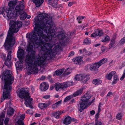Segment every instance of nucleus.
<instances>
[{"mask_svg": "<svg viewBox=\"0 0 125 125\" xmlns=\"http://www.w3.org/2000/svg\"><path fill=\"white\" fill-rule=\"evenodd\" d=\"M120 43L122 44L125 43V37H123L120 41Z\"/></svg>", "mask_w": 125, "mask_h": 125, "instance_id": "37", "label": "nucleus"}, {"mask_svg": "<svg viewBox=\"0 0 125 125\" xmlns=\"http://www.w3.org/2000/svg\"><path fill=\"white\" fill-rule=\"evenodd\" d=\"M107 61V58H104L98 62L91 64L89 67V69L92 71H96L102 65L106 62Z\"/></svg>", "mask_w": 125, "mask_h": 125, "instance_id": "6", "label": "nucleus"}, {"mask_svg": "<svg viewBox=\"0 0 125 125\" xmlns=\"http://www.w3.org/2000/svg\"><path fill=\"white\" fill-rule=\"evenodd\" d=\"M45 76H42L40 78V80H43L45 79Z\"/></svg>", "mask_w": 125, "mask_h": 125, "instance_id": "62", "label": "nucleus"}, {"mask_svg": "<svg viewBox=\"0 0 125 125\" xmlns=\"http://www.w3.org/2000/svg\"><path fill=\"white\" fill-rule=\"evenodd\" d=\"M11 51H9L8 53L6 59L4 64L8 68L10 67L11 66Z\"/></svg>", "mask_w": 125, "mask_h": 125, "instance_id": "9", "label": "nucleus"}, {"mask_svg": "<svg viewBox=\"0 0 125 125\" xmlns=\"http://www.w3.org/2000/svg\"><path fill=\"white\" fill-rule=\"evenodd\" d=\"M91 97V96L88 93H86L83 97L81 98V100L82 101L87 102L88 103V100Z\"/></svg>", "mask_w": 125, "mask_h": 125, "instance_id": "18", "label": "nucleus"}, {"mask_svg": "<svg viewBox=\"0 0 125 125\" xmlns=\"http://www.w3.org/2000/svg\"><path fill=\"white\" fill-rule=\"evenodd\" d=\"M3 119L2 120V121H1V119H0V125H3Z\"/></svg>", "mask_w": 125, "mask_h": 125, "instance_id": "63", "label": "nucleus"}, {"mask_svg": "<svg viewBox=\"0 0 125 125\" xmlns=\"http://www.w3.org/2000/svg\"><path fill=\"white\" fill-rule=\"evenodd\" d=\"M65 34L64 33L61 32H59L58 34L57 37L58 39L59 40H62V42H64L65 41V39L66 37H65Z\"/></svg>", "mask_w": 125, "mask_h": 125, "instance_id": "17", "label": "nucleus"}, {"mask_svg": "<svg viewBox=\"0 0 125 125\" xmlns=\"http://www.w3.org/2000/svg\"><path fill=\"white\" fill-rule=\"evenodd\" d=\"M74 97L73 96V95H70L66 97L64 100V101L65 102H67L70 100L71 98Z\"/></svg>", "mask_w": 125, "mask_h": 125, "instance_id": "33", "label": "nucleus"}, {"mask_svg": "<svg viewBox=\"0 0 125 125\" xmlns=\"http://www.w3.org/2000/svg\"><path fill=\"white\" fill-rule=\"evenodd\" d=\"M83 89H81L78 90L76 92H75L73 94V96L75 97L81 94L82 93Z\"/></svg>", "mask_w": 125, "mask_h": 125, "instance_id": "24", "label": "nucleus"}, {"mask_svg": "<svg viewBox=\"0 0 125 125\" xmlns=\"http://www.w3.org/2000/svg\"><path fill=\"white\" fill-rule=\"evenodd\" d=\"M62 101L61 100H60L59 101H58L56 103V104H57L58 105H59L60 104H61Z\"/></svg>", "mask_w": 125, "mask_h": 125, "instance_id": "56", "label": "nucleus"}, {"mask_svg": "<svg viewBox=\"0 0 125 125\" xmlns=\"http://www.w3.org/2000/svg\"><path fill=\"white\" fill-rule=\"evenodd\" d=\"M109 37L108 35L106 36L104 38V39H102V42H105L106 41H109L110 40Z\"/></svg>", "mask_w": 125, "mask_h": 125, "instance_id": "35", "label": "nucleus"}, {"mask_svg": "<svg viewBox=\"0 0 125 125\" xmlns=\"http://www.w3.org/2000/svg\"><path fill=\"white\" fill-rule=\"evenodd\" d=\"M72 121L71 118L69 116L66 117L63 121V124L66 125H68Z\"/></svg>", "mask_w": 125, "mask_h": 125, "instance_id": "19", "label": "nucleus"}, {"mask_svg": "<svg viewBox=\"0 0 125 125\" xmlns=\"http://www.w3.org/2000/svg\"><path fill=\"white\" fill-rule=\"evenodd\" d=\"M33 24L35 26L34 31L29 35L30 41L26 50L27 52H31L26 55L25 60L28 75L37 73L38 66H44L45 59L54 57L56 52L61 46V42H59L53 50H49L55 44L54 42L52 43V37L55 36V29L52 28L51 17L45 13L39 14L34 19Z\"/></svg>", "mask_w": 125, "mask_h": 125, "instance_id": "1", "label": "nucleus"}, {"mask_svg": "<svg viewBox=\"0 0 125 125\" xmlns=\"http://www.w3.org/2000/svg\"><path fill=\"white\" fill-rule=\"evenodd\" d=\"M41 116V114H35V117H40Z\"/></svg>", "mask_w": 125, "mask_h": 125, "instance_id": "60", "label": "nucleus"}, {"mask_svg": "<svg viewBox=\"0 0 125 125\" xmlns=\"http://www.w3.org/2000/svg\"><path fill=\"white\" fill-rule=\"evenodd\" d=\"M5 89L4 88V90L3 92V98L1 99V102L3 101L4 100L8 97L10 95V93L11 90H9V88Z\"/></svg>", "mask_w": 125, "mask_h": 125, "instance_id": "8", "label": "nucleus"}, {"mask_svg": "<svg viewBox=\"0 0 125 125\" xmlns=\"http://www.w3.org/2000/svg\"><path fill=\"white\" fill-rule=\"evenodd\" d=\"M14 110L11 107L8 108L7 110V114L10 115H12L14 113Z\"/></svg>", "mask_w": 125, "mask_h": 125, "instance_id": "23", "label": "nucleus"}, {"mask_svg": "<svg viewBox=\"0 0 125 125\" xmlns=\"http://www.w3.org/2000/svg\"><path fill=\"white\" fill-rule=\"evenodd\" d=\"M20 15V18L21 20H24L26 18L27 14L24 11Z\"/></svg>", "mask_w": 125, "mask_h": 125, "instance_id": "25", "label": "nucleus"}, {"mask_svg": "<svg viewBox=\"0 0 125 125\" xmlns=\"http://www.w3.org/2000/svg\"><path fill=\"white\" fill-rule=\"evenodd\" d=\"M1 57L3 59L5 60H6V55L3 54L1 55Z\"/></svg>", "mask_w": 125, "mask_h": 125, "instance_id": "48", "label": "nucleus"}, {"mask_svg": "<svg viewBox=\"0 0 125 125\" xmlns=\"http://www.w3.org/2000/svg\"><path fill=\"white\" fill-rule=\"evenodd\" d=\"M24 54V51L22 49H19L17 52V56L21 62H23V56Z\"/></svg>", "mask_w": 125, "mask_h": 125, "instance_id": "11", "label": "nucleus"}, {"mask_svg": "<svg viewBox=\"0 0 125 125\" xmlns=\"http://www.w3.org/2000/svg\"><path fill=\"white\" fill-rule=\"evenodd\" d=\"M48 79H49L50 80V82H52V80L51 79V76H49L48 77Z\"/></svg>", "mask_w": 125, "mask_h": 125, "instance_id": "61", "label": "nucleus"}, {"mask_svg": "<svg viewBox=\"0 0 125 125\" xmlns=\"http://www.w3.org/2000/svg\"><path fill=\"white\" fill-rule=\"evenodd\" d=\"M9 121V119L8 118H6L4 121V124L5 125L8 124Z\"/></svg>", "mask_w": 125, "mask_h": 125, "instance_id": "39", "label": "nucleus"}, {"mask_svg": "<svg viewBox=\"0 0 125 125\" xmlns=\"http://www.w3.org/2000/svg\"><path fill=\"white\" fill-rule=\"evenodd\" d=\"M82 101L80 102L79 104L78 105V107H79V111L81 112H82L84 109L86 108L88 105L87 102Z\"/></svg>", "mask_w": 125, "mask_h": 125, "instance_id": "10", "label": "nucleus"}, {"mask_svg": "<svg viewBox=\"0 0 125 125\" xmlns=\"http://www.w3.org/2000/svg\"><path fill=\"white\" fill-rule=\"evenodd\" d=\"M90 113L91 115H93L95 113V111L94 110L90 111Z\"/></svg>", "mask_w": 125, "mask_h": 125, "instance_id": "55", "label": "nucleus"}, {"mask_svg": "<svg viewBox=\"0 0 125 125\" xmlns=\"http://www.w3.org/2000/svg\"><path fill=\"white\" fill-rule=\"evenodd\" d=\"M102 103L101 102H100L99 103V105L98 106V111L100 112L101 111L100 107L102 105Z\"/></svg>", "mask_w": 125, "mask_h": 125, "instance_id": "44", "label": "nucleus"}, {"mask_svg": "<svg viewBox=\"0 0 125 125\" xmlns=\"http://www.w3.org/2000/svg\"><path fill=\"white\" fill-rule=\"evenodd\" d=\"M85 53L87 55H90L92 54V52H89V51H87V52H85Z\"/></svg>", "mask_w": 125, "mask_h": 125, "instance_id": "50", "label": "nucleus"}, {"mask_svg": "<svg viewBox=\"0 0 125 125\" xmlns=\"http://www.w3.org/2000/svg\"><path fill=\"white\" fill-rule=\"evenodd\" d=\"M118 79L117 78V75H115L114 76V80L112 82L113 84H115L117 82V81L118 80Z\"/></svg>", "mask_w": 125, "mask_h": 125, "instance_id": "32", "label": "nucleus"}, {"mask_svg": "<svg viewBox=\"0 0 125 125\" xmlns=\"http://www.w3.org/2000/svg\"><path fill=\"white\" fill-rule=\"evenodd\" d=\"M121 115L120 114H118L116 116V118L117 119L120 120L121 119Z\"/></svg>", "mask_w": 125, "mask_h": 125, "instance_id": "40", "label": "nucleus"}, {"mask_svg": "<svg viewBox=\"0 0 125 125\" xmlns=\"http://www.w3.org/2000/svg\"><path fill=\"white\" fill-rule=\"evenodd\" d=\"M104 34L103 31L101 30H95L94 33L91 35V37H95L97 36H100Z\"/></svg>", "mask_w": 125, "mask_h": 125, "instance_id": "12", "label": "nucleus"}, {"mask_svg": "<svg viewBox=\"0 0 125 125\" xmlns=\"http://www.w3.org/2000/svg\"><path fill=\"white\" fill-rule=\"evenodd\" d=\"M24 1L22 0L20 2L19 4H18L16 7L15 10H16L15 15L16 16H18L21 13L23 12L24 8Z\"/></svg>", "mask_w": 125, "mask_h": 125, "instance_id": "7", "label": "nucleus"}, {"mask_svg": "<svg viewBox=\"0 0 125 125\" xmlns=\"http://www.w3.org/2000/svg\"><path fill=\"white\" fill-rule=\"evenodd\" d=\"M68 68H67L66 69L64 73V74L66 75H67L70 73V72H67V71L68 70Z\"/></svg>", "mask_w": 125, "mask_h": 125, "instance_id": "42", "label": "nucleus"}, {"mask_svg": "<svg viewBox=\"0 0 125 125\" xmlns=\"http://www.w3.org/2000/svg\"><path fill=\"white\" fill-rule=\"evenodd\" d=\"M74 54V52L73 51L71 52L70 53H69V54L68 57H70V56H72Z\"/></svg>", "mask_w": 125, "mask_h": 125, "instance_id": "51", "label": "nucleus"}, {"mask_svg": "<svg viewBox=\"0 0 125 125\" xmlns=\"http://www.w3.org/2000/svg\"><path fill=\"white\" fill-rule=\"evenodd\" d=\"M125 77V69L124 71V73L123 75L120 79V80H122L124 79Z\"/></svg>", "mask_w": 125, "mask_h": 125, "instance_id": "47", "label": "nucleus"}, {"mask_svg": "<svg viewBox=\"0 0 125 125\" xmlns=\"http://www.w3.org/2000/svg\"><path fill=\"white\" fill-rule=\"evenodd\" d=\"M61 113L59 111H58L57 112L52 113L51 115L54 116L55 118H58L59 117V116Z\"/></svg>", "mask_w": 125, "mask_h": 125, "instance_id": "22", "label": "nucleus"}, {"mask_svg": "<svg viewBox=\"0 0 125 125\" xmlns=\"http://www.w3.org/2000/svg\"><path fill=\"white\" fill-rule=\"evenodd\" d=\"M71 33L70 32H67L66 35H65V37H66L65 39V41L64 42H66L68 41L70 39Z\"/></svg>", "mask_w": 125, "mask_h": 125, "instance_id": "27", "label": "nucleus"}, {"mask_svg": "<svg viewBox=\"0 0 125 125\" xmlns=\"http://www.w3.org/2000/svg\"><path fill=\"white\" fill-rule=\"evenodd\" d=\"M102 123L100 121H96L95 125H102Z\"/></svg>", "mask_w": 125, "mask_h": 125, "instance_id": "46", "label": "nucleus"}, {"mask_svg": "<svg viewBox=\"0 0 125 125\" xmlns=\"http://www.w3.org/2000/svg\"><path fill=\"white\" fill-rule=\"evenodd\" d=\"M66 83L64 82L62 83H61V88L62 89L64 90L68 87Z\"/></svg>", "mask_w": 125, "mask_h": 125, "instance_id": "31", "label": "nucleus"}, {"mask_svg": "<svg viewBox=\"0 0 125 125\" xmlns=\"http://www.w3.org/2000/svg\"><path fill=\"white\" fill-rule=\"evenodd\" d=\"M116 39V37L114 38L113 39H112L111 41V42L110 43V45L109 46V48L111 49L114 45V44L115 43V40Z\"/></svg>", "mask_w": 125, "mask_h": 125, "instance_id": "28", "label": "nucleus"}, {"mask_svg": "<svg viewBox=\"0 0 125 125\" xmlns=\"http://www.w3.org/2000/svg\"><path fill=\"white\" fill-rule=\"evenodd\" d=\"M116 73L115 71H113L110 72L108 74H107L106 75V78L109 80H111L112 78V77Z\"/></svg>", "mask_w": 125, "mask_h": 125, "instance_id": "21", "label": "nucleus"}, {"mask_svg": "<svg viewBox=\"0 0 125 125\" xmlns=\"http://www.w3.org/2000/svg\"><path fill=\"white\" fill-rule=\"evenodd\" d=\"M10 71L6 70L4 72L1 79L4 82V88L5 89L9 88V90H11V85L13 82L14 77L12 76Z\"/></svg>", "mask_w": 125, "mask_h": 125, "instance_id": "5", "label": "nucleus"}, {"mask_svg": "<svg viewBox=\"0 0 125 125\" xmlns=\"http://www.w3.org/2000/svg\"><path fill=\"white\" fill-rule=\"evenodd\" d=\"M74 3L73 2H70L68 4V6L71 7Z\"/></svg>", "mask_w": 125, "mask_h": 125, "instance_id": "52", "label": "nucleus"}, {"mask_svg": "<svg viewBox=\"0 0 125 125\" xmlns=\"http://www.w3.org/2000/svg\"><path fill=\"white\" fill-rule=\"evenodd\" d=\"M83 42L86 44H89L91 43V40H89L88 38H87L84 40Z\"/></svg>", "mask_w": 125, "mask_h": 125, "instance_id": "34", "label": "nucleus"}, {"mask_svg": "<svg viewBox=\"0 0 125 125\" xmlns=\"http://www.w3.org/2000/svg\"><path fill=\"white\" fill-rule=\"evenodd\" d=\"M95 100V98H94L92 100V101L90 102H89L88 103V105H90Z\"/></svg>", "mask_w": 125, "mask_h": 125, "instance_id": "58", "label": "nucleus"}, {"mask_svg": "<svg viewBox=\"0 0 125 125\" xmlns=\"http://www.w3.org/2000/svg\"><path fill=\"white\" fill-rule=\"evenodd\" d=\"M57 5V2L56 1H53L52 5V7L54 8L56 7Z\"/></svg>", "mask_w": 125, "mask_h": 125, "instance_id": "36", "label": "nucleus"}, {"mask_svg": "<svg viewBox=\"0 0 125 125\" xmlns=\"http://www.w3.org/2000/svg\"><path fill=\"white\" fill-rule=\"evenodd\" d=\"M51 104V102H48L46 103H41L38 104V106L41 109H43L46 108L48 106Z\"/></svg>", "mask_w": 125, "mask_h": 125, "instance_id": "16", "label": "nucleus"}, {"mask_svg": "<svg viewBox=\"0 0 125 125\" xmlns=\"http://www.w3.org/2000/svg\"><path fill=\"white\" fill-rule=\"evenodd\" d=\"M52 108L53 109H55L56 108H57L56 106V104L55 103L52 105Z\"/></svg>", "mask_w": 125, "mask_h": 125, "instance_id": "54", "label": "nucleus"}, {"mask_svg": "<svg viewBox=\"0 0 125 125\" xmlns=\"http://www.w3.org/2000/svg\"><path fill=\"white\" fill-rule=\"evenodd\" d=\"M73 61L75 64L80 65L83 63L82 58L81 57H78L72 59Z\"/></svg>", "mask_w": 125, "mask_h": 125, "instance_id": "13", "label": "nucleus"}, {"mask_svg": "<svg viewBox=\"0 0 125 125\" xmlns=\"http://www.w3.org/2000/svg\"><path fill=\"white\" fill-rule=\"evenodd\" d=\"M102 82L101 80H99L97 79H94L93 81V83L95 84H99Z\"/></svg>", "mask_w": 125, "mask_h": 125, "instance_id": "29", "label": "nucleus"}, {"mask_svg": "<svg viewBox=\"0 0 125 125\" xmlns=\"http://www.w3.org/2000/svg\"><path fill=\"white\" fill-rule=\"evenodd\" d=\"M86 76L84 74H79L76 75L75 77V79L76 80H82L84 79Z\"/></svg>", "mask_w": 125, "mask_h": 125, "instance_id": "15", "label": "nucleus"}, {"mask_svg": "<svg viewBox=\"0 0 125 125\" xmlns=\"http://www.w3.org/2000/svg\"><path fill=\"white\" fill-rule=\"evenodd\" d=\"M18 95L21 98H24L25 99L24 104L26 107L29 106L31 109H33V107L31 105V102L32 100V98H30L29 96L28 91L25 89H18Z\"/></svg>", "mask_w": 125, "mask_h": 125, "instance_id": "4", "label": "nucleus"}, {"mask_svg": "<svg viewBox=\"0 0 125 125\" xmlns=\"http://www.w3.org/2000/svg\"><path fill=\"white\" fill-rule=\"evenodd\" d=\"M64 71V69L57 70L55 72V73L57 75H61Z\"/></svg>", "mask_w": 125, "mask_h": 125, "instance_id": "26", "label": "nucleus"}, {"mask_svg": "<svg viewBox=\"0 0 125 125\" xmlns=\"http://www.w3.org/2000/svg\"><path fill=\"white\" fill-rule=\"evenodd\" d=\"M86 78L85 77L84 79H85V78H86V79H85L84 80V81L86 82L87 81H88L89 79V78L88 77V76H87L86 75Z\"/></svg>", "mask_w": 125, "mask_h": 125, "instance_id": "57", "label": "nucleus"}, {"mask_svg": "<svg viewBox=\"0 0 125 125\" xmlns=\"http://www.w3.org/2000/svg\"><path fill=\"white\" fill-rule=\"evenodd\" d=\"M100 112L98 111V113L96 114L95 116V121H98V119L99 117V114Z\"/></svg>", "mask_w": 125, "mask_h": 125, "instance_id": "45", "label": "nucleus"}, {"mask_svg": "<svg viewBox=\"0 0 125 125\" xmlns=\"http://www.w3.org/2000/svg\"><path fill=\"white\" fill-rule=\"evenodd\" d=\"M10 1L9 3L8 10L6 11L4 7L0 8V14H2L3 16L9 19H11L14 13L15 6L17 3V0H9Z\"/></svg>", "mask_w": 125, "mask_h": 125, "instance_id": "3", "label": "nucleus"}, {"mask_svg": "<svg viewBox=\"0 0 125 125\" xmlns=\"http://www.w3.org/2000/svg\"><path fill=\"white\" fill-rule=\"evenodd\" d=\"M75 102V101L74 99H72L70 101V103L71 104H73V103H74Z\"/></svg>", "mask_w": 125, "mask_h": 125, "instance_id": "64", "label": "nucleus"}, {"mask_svg": "<svg viewBox=\"0 0 125 125\" xmlns=\"http://www.w3.org/2000/svg\"><path fill=\"white\" fill-rule=\"evenodd\" d=\"M33 3H35L36 6L39 7L43 3V0H33Z\"/></svg>", "mask_w": 125, "mask_h": 125, "instance_id": "20", "label": "nucleus"}, {"mask_svg": "<svg viewBox=\"0 0 125 125\" xmlns=\"http://www.w3.org/2000/svg\"><path fill=\"white\" fill-rule=\"evenodd\" d=\"M26 113L29 114H32L30 110L29 109H28L27 110Z\"/></svg>", "mask_w": 125, "mask_h": 125, "instance_id": "59", "label": "nucleus"}, {"mask_svg": "<svg viewBox=\"0 0 125 125\" xmlns=\"http://www.w3.org/2000/svg\"><path fill=\"white\" fill-rule=\"evenodd\" d=\"M77 20L78 21L79 23H81L82 21H80V20L81 19V18L79 16L77 18Z\"/></svg>", "mask_w": 125, "mask_h": 125, "instance_id": "49", "label": "nucleus"}, {"mask_svg": "<svg viewBox=\"0 0 125 125\" xmlns=\"http://www.w3.org/2000/svg\"><path fill=\"white\" fill-rule=\"evenodd\" d=\"M50 97V96L49 95H46L43 97V98L46 99L49 98Z\"/></svg>", "mask_w": 125, "mask_h": 125, "instance_id": "53", "label": "nucleus"}, {"mask_svg": "<svg viewBox=\"0 0 125 125\" xmlns=\"http://www.w3.org/2000/svg\"><path fill=\"white\" fill-rule=\"evenodd\" d=\"M48 87V85L46 83L43 82L41 84L40 89L42 91H45L47 89Z\"/></svg>", "mask_w": 125, "mask_h": 125, "instance_id": "14", "label": "nucleus"}, {"mask_svg": "<svg viewBox=\"0 0 125 125\" xmlns=\"http://www.w3.org/2000/svg\"><path fill=\"white\" fill-rule=\"evenodd\" d=\"M101 50L102 52H104L106 51V48L104 46H102L101 47Z\"/></svg>", "mask_w": 125, "mask_h": 125, "instance_id": "41", "label": "nucleus"}, {"mask_svg": "<svg viewBox=\"0 0 125 125\" xmlns=\"http://www.w3.org/2000/svg\"><path fill=\"white\" fill-rule=\"evenodd\" d=\"M55 89L56 91H58L59 89L61 88V83H55Z\"/></svg>", "mask_w": 125, "mask_h": 125, "instance_id": "30", "label": "nucleus"}, {"mask_svg": "<svg viewBox=\"0 0 125 125\" xmlns=\"http://www.w3.org/2000/svg\"><path fill=\"white\" fill-rule=\"evenodd\" d=\"M5 112H2L0 114V118H2L5 117Z\"/></svg>", "mask_w": 125, "mask_h": 125, "instance_id": "43", "label": "nucleus"}, {"mask_svg": "<svg viewBox=\"0 0 125 125\" xmlns=\"http://www.w3.org/2000/svg\"><path fill=\"white\" fill-rule=\"evenodd\" d=\"M66 83V84L67 85V87L70 86L72 85L73 83L72 82H65Z\"/></svg>", "mask_w": 125, "mask_h": 125, "instance_id": "38", "label": "nucleus"}, {"mask_svg": "<svg viewBox=\"0 0 125 125\" xmlns=\"http://www.w3.org/2000/svg\"><path fill=\"white\" fill-rule=\"evenodd\" d=\"M10 28L4 46L7 50L10 49L15 43V38L14 37V33H16L19 30L22 25L21 21H16L11 20L9 23Z\"/></svg>", "mask_w": 125, "mask_h": 125, "instance_id": "2", "label": "nucleus"}]
</instances>
